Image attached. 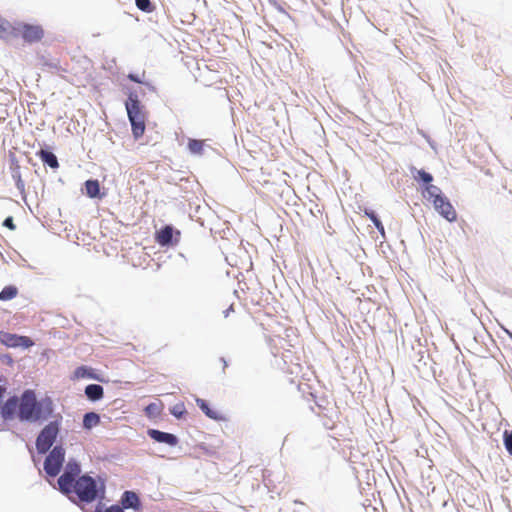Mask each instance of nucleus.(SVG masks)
Instances as JSON below:
<instances>
[{"mask_svg": "<svg viewBox=\"0 0 512 512\" xmlns=\"http://www.w3.org/2000/svg\"><path fill=\"white\" fill-rule=\"evenodd\" d=\"M423 195L424 197L432 201L438 197H443L440 189L437 186L432 185L431 183L426 185Z\"/></svg>", "mask_w": 512, "mask_h": 512, "instance_id": "nucleus-24", "label": "nucleus"}, {"mask_svg": "<svg viewBox=\"0 0 512 512\" xmlns=\"http://www.w3.org/2000/svg\"><path fill=\"white\" fill-rule=\"evenodd\" d=\"M100 423V416L95 412H88L83 417V426L86 429H92Z\"/></svg>", "mask_w": 512, "mask_h": 512, "instance_id": "nucleus-19", "label": "nucleus"}, {"mask_svg": "<svg viewBox=\"0 0 512 512\" xmlns=\"http://www.w3.org/2000/svg\"><path fill=\"white\" fill-rule=\"evenodd\" d=\"M233 310V305H230V307L224 311V316L228 317L229 313Z\"/></svg>", "mask_w": 512, "mask_h": 512, "instance_id": "nucleus-35", "label": "nucleus"}, {"mask_svg": "<svg viewBox=\"0 0 512 512\" xmlns=\"http://www.w3.org/2000/svg\"><path fill=\"white\" fill-rule=\"evenodd\" d=\"M85 395L91 401H98L104 396V389L101 385L90 384L85 388Z\"/></svg>", "mask_w": 512, "mask_h": 512, "instance_id": "nucleus-14", "label": "nucleus"}, {"mask_svg": "<svg viewBox=\"0 0 512 512\" xmlns=\"http://www.w3.org/2000/svg\"><path fill=\"white\" fill-rule=\"evenodd\" d=\"M417 180H422L424 183L429 184L432 182L433 177L430 173L424 170H417V176L415 177Z\"/></svg>", "mask_w": 512, "mask_h": 512, "instance_id": "nucleus-27", "label": "nucleus"}, {"mask_svg": "<svg viewBox=\"0 0 512 512\" xmlns=\"http://www.w3.org/2000/svg\"><path fill=\"white\" fill-rule=\"evenodd\" d=\"M13 25H11L6 20L0 18V38L9 39L12 38V34H16L13 30Z\"/></svg>", "mask_w": 512, "mask_h": 512, "instance_id": "nucleus-21", "label": "nucleus"}, {"mask_svg": "<svg viewBox=\"0 0 512 512\" xmlns=\"http://www.w3.org/2000/svg\"><path fill=\"white\" fill-rule=\"evenodd\" d=\"M504 445L508 453L512 456V431H505L503 435Z\"/></svg>", "mask_w": 512, "mask_h": 512, "instance_id": "nucleus-28", "label": "nucleus"}, {"mask_svg": "<svg viewBox=\"0 0 512 512\" xmlns=\"http://www.w3.org/2000/svg\"><path fill=\"white\" fill-rule=\"evenodd\" d=\"M145 412L148 416L158 415L160 413L159 405L156 403H150L146 406Z\"/></svg>", "mask_w": 512, "mask_h": 512, "instance_id": "nucleus-29", "label": "nucleus"}, {"mask_svg": "<svg viewBox=\"0 0 512 512\" xmlns=\"http://www.w3.org/2000/svg\"><path fill=\"white\" fill-rule=\"evenodd\" d=\"M196 403H197V406L206 414V416H208L209 418L211 419H214V420H220L222 419L221 415L219 414L218 411L216 410H212L208 403L203 400V399H197L196 400Z\"/></svg>", "mask_w": 512, "mask_h": 512, "instance_id": "nucleus-17", "label": "nucleus"}, {"mask_svg": "<svg viewBox=\"0 0 512 512\" xmlns=\"http://www.w3.org/2000/svg\"><path fill=\"white\" fill-rule=\"evenodd\" d=\"M435 210L447 221L455 222L457 220V212L449 199L445 196L438 197L433 200Z\"/></svg>", "mask_w": 512, "mask_h": 512, "instance_id": "nucleus-9", "label": "nucleus"}, {"mask_svg": "<svg viewBox=\"0 0 512 512\" xmlns=\"http://www.w3.org/2000/svg\"><path fill=\"white\" fill-rule=\"evenodd\" d=\"M148 436L158 443H165L169 446H176L178 444V438L171 433L162 432L157 429H148Z\"/></svg>", "mask_w": 512, "mask_h": 512, "instance_id": "nucleus-10", "label": "nucleus"}, {"mask_svg": "<svg viewBox=\"0 0 512 512\" xmlns=\"http://www.w3.org/2000/svg\"><path fill=\"white\" fill-rule=\"evenodd\" d=\"M365 215L374 223H378L380 220L372 210H365Z\"/></svg>", "mask_w": 512, "mask_h": 512, "instance_id": "nucleus-31", "label": "nucleus"}, {"mask_svg": "<svg viewBox=\"0 0 512 512\" xmlns=\"http://www.w3.org/2000/svg\"><path fill=\"white\" fill-rule=\"evenodd\" d=\"M375 227L377 228V230L381 233V234H384V226L383 224L381 223V221H379L378 223L374 224Z\"/></svg>", "mask_w": 512, "mask_h": 512, "instance_id": "nucleus-34", "label": "nucleus"}, {"mask_svg": "<svg viewBox=\"0 0 512 512\" xmlns=\"http://www.w3.org/2000/svg\"><path fill=\"white\" fill-rule=\"evenodd\" d=\"M13 166L14 167H12V177L15 181L16 187L18 188V190L24 191L25 183L21 177L20 166L18 165L17 161L13 162Z\"/></svg>", "mask_w": 512, "mask_h": 512, "instance_id": "nucleus-22", "label": "nucleus"}, {"mask_svg": "<svg viewBox=\"0 0 512 512\" xmlns=\"http://www.w3.org/2000/svg\"><path fill=\"white\" fill-rule=\"evenodd\" d=\"M17 408L19 409V399L16 396L10 397L3 405H1L0 413L4 420L14 418Z\"/></svg>", "mask_w": 512, "mask_h": 512, "instance_id": "nucleus-11", "label": "nucleus"}, {"mask_svg": "<svg viewBox=\"0 0 512 512\" xmlns=\"http://www.w3.org/2000/svg\"><path fill=\"white\" fill-rule=\"evenodd\" d=\"M59 430L60 425L58 421L50 422L41 430L36 439V449L40 454H45L52 447Z\"/></svg>", "mask_w": 512, "mask_h": 512, "instance_id": "nucleus-4", "label": "nucleus"}, {"mask_svg": "<svg viewBox=\"0 0 512 512\" xmlns=\"http://www.w3.org/2000/svg\"><path fill=\"white\" fill-rule=\"evenodd\" d=\"M37 156L51 168L56 169L59 167L57 157L54 153L41 149L37 152Z\"/></svg>", "mask_w": 512, "mask_h": 512, "instance_id": "nucleus-16", "label": "nucleus"}, {"mask_svg": "<svg viewBox=\"0 0 512 512\" xmlns=\"http://www.w3.org/2000/svg\"><path fill=\"white\" fill-rule=\"evenodd\" d=\"M80 472V466L76 461L71 460L67 463L64 473L58 479L59 488L64 494L69 495L71 485L77 480Z\"/></svg>", "mask_w": 512, "mask_h": 512, "instance_id": "nucleus-7", "label": "nucleus"}, {"mask_svg": "<svg viewBox=\"0 0 512 512\" xmlns=\"http://www.w3.org/2000/svg\"><path fill=\"white\" fill-rule=\"evenodd\" d=\"M136 6L138 9L144 12H152L153 5L150 0H135Z\"/></svg>", "mask_w": 512, "mask_h": 512, "instance_id": "nucleus-26", "label": "nucleus"}, {"mask_svg": "<svg viewBox=\"0 0 512 512\" xmlns=\"http://www.w3.org/2000/svg\"><path fill=\"white\" fill-rule=\"evenodd\" d=\"M105 512H124V509L118 505L110 506Z\"/></svg>", "mask_w": 512, "mask_h": 512, "instance_id": "nucleus-33", "label": "nucleus"}, {"mask_svg": "<svg viewBox=\"0 0 512 512\" xmlns=\"http://www.w3.org/2000/svg\"><path fill=\"white\" fill-rule=\"evenodd\" d=\"M86 194L90 198H96L100 195V184L98 180H87L85 182Z\"/></svg>", "mask_w": 512, "mask_h": 512, "instance_id": "nucleus-18", "label": "nucleus"}, {"mask_svg": "<svg viewBox=\"0 0 512 512\" xmlns=\"http://www.w3.org/2000/svg\"><path fill=\"white\" fill-rule=\"evenodd\" d=\"M53 413L50 399L37 401L33 390H25L19 399L18 418L21 421L38 422L48 419Z\"/></svg>", "mask_w": 512, "mask_h": 512, "instance_id": "nucleus-1", "label": "nucleus"}, {"mask_svg": "<svg viewBox=\"0 0 512 512\" xmlns=\"http://www.w3.org/2000/svg\"><path fill=\"white\" fill-rule=\"evenodd\" d=\"M71 493H75L81 501L90 503L97 497L96 481L87 475L78 477L71 485L69 494Z\"/></svg>", "mask_w": 512, "mask_h": 512, "instance_id": "nucleus-3", "label": "nucleus"}, {"mask_svg": "<svg viewBox=\"0 0 512 512\" xmlns=\"http://www.w3.org/2000/svg\"><path fill=\"white\" fill-rule=\"evenodd\" d=\"M173 237V228L169 225L163 227L156 233L155 240L161 246L169 245Z\"/></svg>", "mask_w": 512, "mask_h": 512, "instance_id": "nucleus-13", "label": "nucleus"}, {"mask_svg": "<svg viewBox=\"0 0 512 512\" xmlns=\"http://www.w3.org/2000/svg\"><path fill=\"white\" fill-rule=\"evenodd\" d=\"M3 225L7 228H9L10 230H14L16 228L15 224H14V221H13V218L12 217H7L4 222H3Z\"/></svg>", "mask_w": 512, "mask_h": 512, "instance_id": "nucleus-32", "label": "nucleus"}, {"mask_svg": "<svg viewBox=\"0 0 512 512\" xmlns=\"http://www.w3.org/2000/svg\"><path fill=\"white\" fill-rule=\"evenodd\" d=\"M125 108L131 124L132 134L135 139H139L145 133L148 112L134 92L129 94L125 102Z\"/></svg>", "mask_w": 512, "mask_h": 512, "instance_id": "nucleus-2", "label": "nucleus"}, {"mask_svg": "<svg viewBox=\"0 0 512 512\" xmlns=\"http://www.w3.org/2000/svg\"><path fill=\"white\" fill-rule=\"evenodd\" d=\"M121 507L123 509L139 510L141 507L138 495L133 491H125L121 497Z\"/></svg>", "mask_w": 512, "mask_h": 512, "instance_id": "nucleus-12", "label": "nucleus"}, {"mask_svg": "<svg viewBox=\"0 0 512 512\" xmlns=\"http://www.w3.org/2000/svg\"><path fill=\"white\" fill-rule=\"evenodd\" d=\"M18 295V288L14 285L6 286L0 292V301H9Z\"/></svg>", "mask_w": 512, "mask_h": 512, "instance_id": "nucleus-20", "label": "nucleus"}, {"mask_svg": "<svg viewBox=\"0 0 512 512\" xmlns=\"http://www.w3.org/2000/svg\"><path fill=\"white\" fill-rule=\"evenodd\" d=\"M64 457V449L61 446L54 447L45 459V472L51 477L57 476L63 465Z\"/></svg>", "mask_w": 512, "mask_h": 512, "instance_id": "nucleus-6", "label": "nucleus"}, {"mask_svg": "<svg viewBox=\"0 0 512 512\" xmlns=\"http://www.w3.org/2000/svg\"><path fill=\"white\" fill-rule=\"evenodd\" d=\"M127 77L129 80H131L135 83H144L145 72H143L141 76L130 73V74H128Z\"/></svg>", "mask_w": 512, "mask_h": 512, "instance_id": "nucleus-30", "label": "nucleus"}, {"mask_svg": "<svg viewBox=\"0 0 512 512\" xmlns=\"http://www.w3.org/2000/svg\"><path fill=\"white\" fill-rule=\"evenodd\" d=\"M170 412L173 416H175L177 419H181L184 417V415L186 414V409H185V406L183 403H179V404H176L174 405L171 409H170Z\"/></svg>", "mask_w": 512, "mask_h": 512, "instance_id": "nucleus-25", "label": "nucleus"}, {"mask_svg": "<svg viewBox=\"0 0 512 512\" xmlns=\"http://www.w3.org/2000/svg\"><path fill=\"white\" fill-rule=\"evenodd\" d=\"M98 379L96 374L94 373V370L88 366H79L77 367L73 372L72 379L79 380V379Z\"/></svg>", "mask_w": 512, "mask_h": 512, "instance_id": "nucleus-15", "label": "nucleus"}, {"mask_svg": "<svg viewBox=\"0 0 512 512\" xmlns=\"http://www.w3.org/2000/svg\"><path fill=\"white\" fill-rule=\"evenodd\" d=\"M0 342L9 348H29L34 345V342L27 336H20L4 331H0Z\"/></svg>", "mask_w": 512, "mask_h": 512, "instance_id": "nucleus-8", "label": "nucleus"}, {"mask_svg": "<svg viewBox=\"0 0 512 512\" xmlns=\"http://www.w3.org/2000/svg\"><path fill=\"white\" fill-rule=\"evenodd\" d=\"M188 149L192 154L202 155L204 152V141L197 139H190L188 141Z\"/></svg>", "mask_w": 512, "mask_h": 512, "instance_id": "nucleus-23", "label": "nucleus"}, {"mask_svg": "<svg viewBox=\"0 0 512 512\" xmlns=\"http://www.w3.org/2000/svg\"><path fill=\"white\" fill-rule=\"evenodd\" d=\"M16 34H12V37L21 36L22 39L27 43L39 42L44 37V29L41 25L19 23L13 27Z\"/></svg>", "mask_w": 512, "mask_h": 512, "instance_id": "nucleus-5", "label": "nucleus"}]
</instances>
